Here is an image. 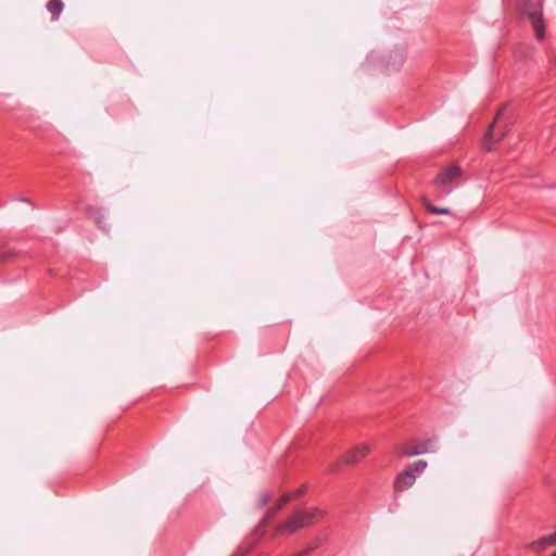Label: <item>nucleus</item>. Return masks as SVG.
Here are the masks:
<instances>
[{
    "instance_id": "1a4fd4ad",
    "label": "nucleus",
    "mask_w": 556,
    "mask_h": 556,
    "mask_svg": "<svg viewBox=\"0 0 556 556\" xmlns=\"http://www.w3.org/2000/svg\"><path fill=\"white\" fill-rule=\"evenodd\" d=\"M369 450L367 446L355 447L351 450L344 457V463L355 464L364 458L368 454Z\"/></svg>"
},
{
    "instance_id": "9d476101",
    "label": "nucleus",
    "mask_w": 556,
    "mask_h": 556,
    "mask_svg": "<svg viewBox=\"0 0 556 556\" xmlns=\"http://www.w3.org/2000/svg\"><path fill=\"white\" fill-rule=\"evenodd\" d=\"M64 4L61 0H49L47 10L51 13V20L56 21L62 13Z\"/></svg>"
},
{
    "instance_id": "9b49d317",
    "label": "nucleus",
    "mask_w": 556,
    "mask_h": 556,
    "mask_svg": "<svg viewBox=\"0 0 556 556\" xmlns=\"http://www.w3.org/2000/svg\"><path fill=\"white\" fill-rule=\"evenodd\" d=\"M424 207L427 212L440 215H451V211L447 207H439L431 204L427 199H422Z\"/></svg>"
},
{
    "instance_id": "20e7f679",
    "label": "nucleus",
    "mask_w": 556,
    "mask_h": 556,
    "mask_svg": "<svg viewBox=\"0 0 556 556\" xmlns=\"http://www.w3.org/2000/svg\"><path fill=\"white\" fill-rule=\"evenodd\" d=\"M505 108H502L498 112H497V115H496V118L494 121L493 124L490 125V127L488 128L485 135H484V138H483V147L485 150L488 151H493L495 150L497 143L504 138V136L506 135V130H500V126H495V124H500L503 115H504V112H505Z\"/></svg>"
},
{
    "instance_id": "39448f33",
    "label": "nucleus",
    "mask_w": 556,
    "mask_h": 556,
    "mask_svg": "<svg viewBox=\"0 0 556 556\" xmlns=\"http://www.w3.org/2000/svg\"><path fill=\"white\" fill-rule=\"evenodd\" d=\"M434 443L430 440L422 441L410 446H401L397 451L400 457L417 456L425 453L432 452Z\"/></svg>"
},
{
    "instance_id": "2eb2a0df",
    "label": "nucleus",
    "mask_w": 556,
    "mask_h": 556,
    "mask_svg": "<svg viewBox=\"0 0 556 556\" xmlns=\"http://www.w3.org/2000/svg\"><path fill=\"white\" fill-rule=\"evenodd\" d=\"M317 546H318V544L316 543V544L312 545L308 549L302 551L294 556H306L311 551L317 548Z\"/></svg>"
},
{
    "instance_id": "dca6fc26",
    "label": "nucleus",
    "mask_w": 556,
    "mask_h": 556,
    "mask_svg": "<svg viewBox=\"0 0 556 556\" xmlns=\"http://www.w3.org/2000/svg\"><path fill=\"white\" fill-rule=\"evenodd\" d=\"M97 224H98V226H99L101 229L105 230V228L102 226V218H101V217H97Z\"/></svg>"
},
{
    "instance_id": "6e6552de",
    "label": "nucleus",
    "mask_w": 556,
    "mask_h": 556,
    "mask_svg": "<svg viewBox=\"0 0 556 556\" xmlns=\"http://www.w3.org/2000/svg\"><path fill=\"white\" fill-rule=\"evenodd\" d=\"M554 544H556V531L548 535L542 536L536 541L531 542L530 547L533 551H541Z\"/></svg>"
},
{
    "instance_id": "0eeeda50",
    "label": "nucleus",
    "mask_w": 556,
    "mask_h": 556,
    "mask_svg": "<svg viewBox=\"0 0 556 556\" xmlns=\"http://www.w3.org/2000/svg\"><path fill=\"white\" fill-rule=\"evenodd\" d=\"M306 491V486L302 485L300 489L296 490L294 495L291 494H283L277 504V506L267 514V516L264 518V521H268L279 510L292 496H300Z\"/></svg>"
},
{
    "instance_id": "f03ea898",
    "label": "nucleus",
    "mask_w": 556,
    "mask_h": 556,
    "mask_svg": "<svg viewBox=\"0 0 556 556\" xmlns=\"http://www.w3.org/2000/svg\"><path fill=\"white\" fill-rule=\"evenodd\" d=\"M521 11L530 20L532 28L535 33L538 40H543L545 37L543 16L541 10L538 8V0H527L522 4Z\"/></svg>"
},
{
    "instance_id": "7ed1b4c3",
    "label": "nucleus",
    "mask_w": 556,
    "mask_h": 556,
    "mask_svg": "<svg viewBox=\"0 0 556 556\" xmlns=\"http://www.w3.org/2000/svg\"><path fill=\"white\" fill-rule=\"evenodd\" d=\"M460 178L462 168L456 164H452L439 173L435 178V185L441 189V193L448 194L453 189L451 185L460 180Z\"/></svg>"
},
{
    "instance_id": "423d86ee",
    "label": "nucleus",
    "mask_w": 556,
    "mask_h": 556,
    "mask_svg": "<svg viewBox=\"0 0 556 556\" xmlns=\"http://www.w3.org/2000/svg\"><path fill=\"white\" fill-rule=\"evenodd\" d=\"M416 481V475H412L405 469L400 472L394 480V489L396 491H405Z\"/></svg>"
},
{
    "instance_id": "f8f14e48",
    "label": "nucleus",
    "mask_w": 556,
    "mask_h": 556,
    "mask_svg": "<svg viewBox=\"0 0 556 556\" xmlns=\"http://www.w3.org/2000/svg\"><path fill=\"white\" fill-rule=\"evenodd\" d=\"M427 462L422 459H418L412 464H409L405 470L408 471L412 475H420L426 468H427Z\"/></svg>"
},
{
    "instance_id": "f257e3e1",
    "label": "nucleus",
    "mask_w": 556,
    "mask_h": 556,
    "mask_svg": "<svg viewBox=\"0 0 556 556\" xmlns=\"http://www.w3.org/2000/svg\"><path fill=\"white\" fill-rule=\"evenodd\" d=\"M317 514L318 510L316 508L300 510L288 518L282 525H280L278 531L280 533H294L302 528L308 527Z\"/></svg>"
},
{
    "instance_id": "f3484780",
    "label": "nucleus",
    "mask_w": 556,
    "mask_h": 556,
    "mask_svg": "<svg viewBox=\"0 0 556 556\" xmlns=\"http://www.w3.org/2000/svg\"><path fill=\"white\" fill-rule=\"evenodd\" d=\"M549 556H556V551L553 554H551Z\"/></svg>"
},
{
    "instance_id": "4468645a",
    "label": "nucleus",
    "mask_w": 556,
    "mask_h": 556,
    "mask_svg": "<svg viewBox=\"0 0 556 556\" xmlns=\"http://www.w3.org/2000/svg\"><path fill=\"white\" fill-rule=\"evenodd\" d=\"M271 498V494L269 492H264L261 494L260 498H258V506H264L265 504H267Z\"/></svg>"
},
{
    "instance_id": "ddd939ff",
    "label": "nucleus",
    "mask_w": 556,
    "mask_h": 556,
    "mask_svg": "<svg viewBox=\"0 0 556 556\" xmlns=\"http://www.w3.org/2000/svg\"><path fill=\"white\" fill-rule=\"evenodd\" d=\"M391 59H394V61L392 63L389 62L388 67L395 71L404 63L405 56L402 51H394V54L391 55Z\"/></svg>"
}]
</instances>
